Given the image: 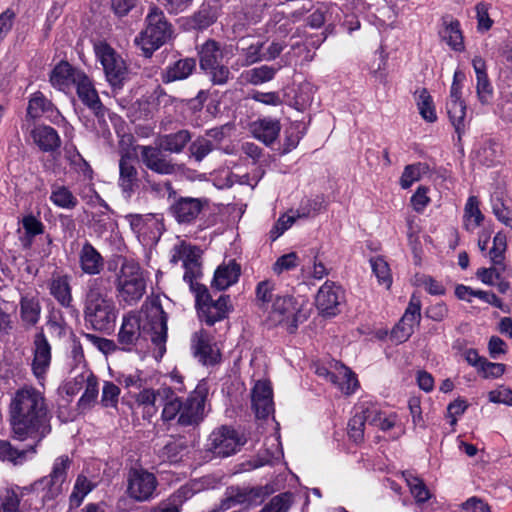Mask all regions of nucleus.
I'll return each mask as SVG.
<instances>
[{
	"mask_svg": "<svg viewBox=\"0 0 512 512\" xmlns=\"http://www.w3.org/2000/svg\"><path fill=\"white\" fill-rule=\"evenodd\" d=\"M279 68L274 66L262 65L244 71L241 78L244 82L252 85H261L274 79Z\"/></svg>",
	"mask_w": 512,
	"mask_h": 512,
	"instance_id": "38",
	"label": "nucleus"
},
{
	"mask_svg": "<svg viewBox=\"0 0 512 512\" xmlns=\"http://www.w3.org/2000/svg\"><path fill=\"white\" fill-rule=\"evenodd\" d=\"M191 350L193 356L203 365H214L220 360V351L213 342L212 336L200 329L191 336Z\"/></svg>",
	"mask_w": 512,
	"mask_h": 512,
	"instance_id": "14",
	"label": "nucleus"
},
{
	"mask_svg": "<svg viewBox=\"0 0 512 512\" xmlns=\"http://www.w3.org/2000/svg\"><path fill=\"white\" fill-rule=\"evenodd\" d=\"M297 255L294 252L285 254L277 259L273 265V271L276 274H281L284 271H289L297 266Z\"/></svg>",
	"mask_w": 512,
	"mask_h": 512,
	"instance_id": "64",
	"label": "nucleus"
},
{
	"mask_svg": "<svg viewBox=\"0 0 512 512\" xmlns=\"http://www.w3.org/2000/svg\"><path fill=\"white\" fill-rule=\"evenodd\" d=\"M446 108L449 119L460 137L465 130L466 106L461 99V94H457L455 87L453 91H450Z\"/></svg>",
	"mask_w": 512,
	"mask_h": 512,
	"instance_id": "26",
	"label": "nucleus"
},
{
	"mask_svg": "<svg viewBox=\"0 0 512 512\" xmlns=\"http://www.w3.org/2000/svg\"><path fill=\"white\" fill-rule=\"evenodd\" d=\"M262 46V43L257 42L255 44H251L246 49H243V60L241 61V65L250 66L260 61L263 58V55L261 54Z\"/></svg>",
	"mask_w": 512,
	"mask_h": 512,
	"instance_id": "63",
	"label": "nucleus"
},
{
	"mask_svg": "<svg viewBox=\"0 0 512 512\" xmlns=\"http://www.w3.org/2000/svg\"><path fill=\"white\" fill-rule=\"evenodd\" d=\"M86 385H85V391L83 395L80 398V402L82 404H90L94 401H96L99 389H98V381L97 378L92 374L89 373L86 378Z\"/></svg>",
	"mask_w": 512,
	"mask_h": 512,
	"instance_id": "59",
	"label": "nucleus"
},
{
	"mask_svg": "<svg viewBox=\"0 0 512 512\" xmlns=\"http://www.w3.org/2000/svg\"><path fill=\"white\" fill-rule=\"evenodd\" d=\"M96 484L90 480H88L85 476L79 475L75 485L74 490L71 494V501L79 504L83 498L94 489Z\"/></svg>",
	"mask_w": 512,
	"mask_h": 512,
	"instance_id": "54",
	"label": "nucleus"
},
{
	"mask_svg": "<svg viewBox=\"0 0 512 512\" xmlns=\"http://www.w3.org/2000/svg\"><path fill=\"white\" fill-rule=\"evenodd\" d=\"M146 22L145 30L136 37L135 43L141 48L145 56H150L170 38L171 29L163 12L157 7L150 9Z\"/></svg>",
	"mask_w": 512,
	"mask_h": 512,
	"instance_id": "7",
	"label": "nucleus"
},
{
	"mask_svg": "<svg viewBox=\"0 0 512 512\" xmlns=\"http://www.w3.org/2000/svg\"><path fill=\"white\" fill-rule=\"evenodd\" d=\"M444 39L455 51H462L464 48L463 37L458 22L450 23L444 30Z\"/></svg>",
	"mask_w": 512,
	"mask_h": 512,
	"instance_id": "52",
	"label": "nucleus"
},
{
	"mask_svg": "<svg viewBox=\"0 0 512 512\" xmlns=\"http://www.w3.org/2000/svg\"><path fill=\"white\" fill-rule=\"evenodd\" d=\"M212 150L213 144L206 138H198L190 146V153L197 161H202Z\"/></svg>",
	"mask_w": 512,
	"mask_h": 512,
	"instance_id": "60",
	"label": "nucleus"
},
{
	"mask_svg": "<svg viewBox=\"0 0 512 512\" xmlns=\"http://www.w3.org/2000/svg\"><path fill=\"white\" fill-rule=\"evenodd\" d=\"M421 320V302L413 295L405 310L404 315L392 329L390 338L396 344L407 341L414 332V327L419 325Z\"/></svg>",
	"mask_w": 512,
	"mask_h": 512,
	"instance_id": "12",
	"label": "nucleus"
},
{
	"mask_svg": "<svg viewBox=\"0 0 512 512\" xmlns=\"http://www.w3.org/2000/svg\"><path fill=\"white\" fill-rule=\"evenodd\" d=\"M76 91L80 100L94 111L101 109L102 105L96 89L89 77L82 72L79 78H77Z\"/></svg>",
	"mask_w": 512,
	"mask_h": 512,
	"instance_id": "28",
	"label": "nucleus"
},
{
	"mask_svg": "<svg viewBox=\"0 0 512 512\" xmlns=\"http://www.w3.org/2000/svg\"><path fill=\"white\" fill-rule=\"evenodd\" d=\"M207 395L208 386L205 382L199 383L185 401L173 394L170 395L163 406L162 420L164 422L176 420L181 426L198 425L204 419Z\"/></svg>",
	"mask_w": 512,
	"mask_h": 512,
	"instance_id": "5",
	"label": "nucleus"
},
{
	"mask_svg": "<svg viewBox=\"0 0 512 512\" xmlns=\"http://www.w3.org/2000/svg\"><path fill=\"white\" fill-rule=\"evenodd\" d=\"M115 287L121 302L127 305L138 303L146 292V281L140 265L124 258L115 275Z\"/></svg>",
	"mask_w": 512,
	"mask_h": 512,
	"instance_id": "6",
	"label": "nucleus"
},
{
	"mask_svg": "<svg viewBox=\"0 0 512 512\" xmlns=\"http://www.w3.org/2000/svg\"><path fill=\"white\" fill-rule=\"evenodd\" d=\"M79 264L83 273L98 275L104 268V259L91 243L85 242L79 251Z\"/></svg>",
	"mask_w": 512,
	"mask_h": 512,
	"instance_id": "24",
	"label": "nucleus"
},
{
	"mask_svg": "<svg viewBox=\"0 0 512 512\" xmlns=\"http://www.w3.org/2000/svg\"><path fill=\"white\" fill-rule=\"evenodd\" d=\"M506 249V236L498 232L493 238V246L489 251L490 260L494 265H501L503 263Z\"/></svg>",
	"mask_w": 512,
	"mask_h": 512,
	"instance_id": "51",
	"label": "nucleus"
},
{
	"mask_svg": "<svg viewBox=\"0 0 512 512\" xmlns=\"http://www.w3.org/2000/svg\"><path fill=\"white\" fill-rule=\"evenodd\" d=\"M21 223L24 229V234L20 237L21 244L24 248H30L33 238L43 233L44 225L33 215L23 217Z\"/></svg>",
	"mask_w": 512,
	"mask_h": 512,
	"instance_id": "41",
	"label": "nucleus"
},
{
	"mask_svg": "<svg viewBox=\"0 0 512 512\" xmlns=\"http://www.w3.org/2000/svg\"><path fill=\"white\" fill-rule=\"evenodd\" d=\"M23 492L19 487L0 489V512H28L21 506Z\"/></svg>",
	"mask_w": 512,
	"mask_h": 512,
	"instance_id": "33",
	"label": "nucleus"
},
{
	"mask_svg": "<svg viewBox=\"0 0 512 512\" xmlns=\"http://www.w3.org/2000/svg\"><path fill=\"white\" fill-rule=\"evenodd\" d=\"M292 503V494L281 493L274 496L260 512H288Z\"/></svg>",
	"mask_w": 512,
	"mask_h": 512,
	"instance_id": "53",
	"label": "nucleus"
},
{
	"mask_svg": "<svg viewBox=\"0 0 512 512\" xmlns=\"http://www.w3.org/2000/svg\"><path fill=\"white\" fill-rule=\"evenodd\" d=\"M136 154L129 151L121 152L119 160V186L123 192L131 193L138 182V171L135 167Z\"/></svg>",
	"mask_w": 512,
	"mask_h": 512,
	"instance_id": "22",
	"label": "nucleus"
},
{
	"mask_svg": "<svg viewBox=\"0 0 512 512\" xmlns=\"http://www.w3.org/2000/svg\"><path fill=\"white\" fill-rule=\"evenodd\" d=\"M71 463L72 460L67 455L57 457L53 463L50 475L65 484Z\"/></svg>",
	"mask_w": 512,
	"mask_h": 512,
	"instance_id": "58",
	"label": "nucleus"
},
{
	"mask_svg": "<svg viewBox=\"0 0 512 512\" xmlns=\"http://www.w3.org/2000/svg\"><path fill=\"white\" fill-rule=\"evenodd\" d=\"M199 58L201 69L208 70V68H213L215 64L219 63L221 58V52L217 43L211 40L205 42L199 51Z\"/></svg>",
	"mask_w": 512,
	"mask_h": 512,
	"instance_id": "44",
	"label": "nucleus"
},
{
	"mask_svg": "<svg viewBox=\"0 0 512 512\" xmlns=\"http://www.w3.org/2000/svg\"><path fill=\"white\" fill-rule=\"evenodd\" d=\"M26 442L25 448L19 449L12 447L6 440H0V458L13 462L14 464L21 463L25 460L27 453H32L29 450V441Z\"/></svg>",
	"mask_w": 512,
	"mask_h": 512,
	"instance_id": "47",
	"label": "nucleus"
},
{
	"mask_svg": "<svg viewBox=\"0 0 512 512\" xmlns=\"http://www.w3.org/2000/svg\"><path fill=\"white\" fill-rule=\"evenodd\" d=\"M402 476L409 487L411 495L415 499L416 506L419 508L416 512L423 511L422 505L431 497L428 488L421 479L410 472H403Z\"/></svg>",
	"mask_w": 512,
	"mask_h": 512,
	"instance_id": "34",
	"label": "nucleus"
},
{
	"mask_svg": "<svg viewBox=\"0 0 512 512\" xmlns=\"http://www.w3.org/2000/svg\"><path fill=\"white\" fill-rule=\"evenodd\" d=\"M82 72L72 67L68 62L61 61L52 69L49 81L55 89L68 93L74 87Z\"/></svg>",
	"mask_w": 512,
	"mask_h": 512,
	"instance_id": "20",
	"label": "nucleus"
},
{
	"mask_svg": "<svg viewBox=\"0 0 512 512\" xmlns=\"http://www.w3.org/2000/svg\"><path fill=\"white\" fill-rule=\"evenodd\" d=\"M50 201L58 208L72 210L78 205V199L73 192L64 185H52Z\"/></svg>",
	"mask_w": 512,
	"mask_h": 512,
	"instance_id": "36",
	"label": "nucleus"
},
{
	"mask_svg": "<svg viewBox=\"0 0 512 512\" xmlns=\"http://www.w3.org/2000/svg\"><path fill=\"white\" fill-rule=\"evenodd\" d=\"M251 398L257 418H267L274 412L273 393L268 381H257L252 389Z\"/></svg>",
	"mask_w": 512,
	"mask_h": 512,
	"instance_id": "18",
	"label": "nucleus"
},
{
	"mask_svg": "<svg viewBox=\"0 0 512 512\" xmlns=\"http://www.w3.org/2000/svg\"><path fill=\"white\" fill-rule=\"evenodd\" d=\"M359 409H361L363 413H367L369 425L378 427L382 431L392 429L399 420L395 412L382 410L379 405L370 401L361 402Z\"/></svg>",
	"mask_w": 512,
	"mask_h": 512,
	"instance_id": "19",
	"label": "nucleus"
},
{
	"mask_svg": "<svg viewBox=\"0 0 512 512\" xmlns=\"http://www.w3.org/2000/svg\"><path fill=\"white\" fill-rule=\"evenodd\" d=\"M140 151L141 161L145 167L160 175L175 174L180 166L173 162L163 154V149L160 146H138Z\"/></svg>",
	"mask_w": 512,
	"mask_h": 512,
	"instance_id": "13",
	"label": "nucleus"
},
{
	"mask_svg": "<svg viewBox=\"0 0 512 512\" xmlns=\"http://www.w3.org/2000/svg\"><path fill=\"white\" fill-rule=\"evenodd\" d=\"M148 338L159 348L161 354L165 351L167 315L157 302L144 305L142 315H125L118 332V343L124 351H130L141 340Z\"/></svg>",
	"mask_w": 512,
	"mask_h": 512,
	"instance_id": "3",
	"label": "nucleus"
},
{
	"mask_svg": "<svg viewBox=\"0 0 512 512\" xmlns=\"http://www.w3.org/2000/svg\"><path fill=\"white\" fill-rule=\"evenodd\" d=\"M299 219L294 210L289 211V213L282 215L273 226L270 231L271 238L276 240L280 237L287 229H289L295 221Z\"/></svg>",
	"mask_w": 512,
	"mask_h": 512,
	"instance_id": "56",
	"label": "nucleus"
},
{
	"mask_svg": "<svg viewBox=\"0 0 512 512\" xmlns=\"http://www.w3.org/2000/svg\"><path fill=\"white\" fill-rule=\"evenodd\" d=\"M240 271V266L234 261L220 265L214 273L212 286L218 290L227 289L238 281Z\"/></svg>",
	"mask_w": 512,
	"mask_h": 512,
	"instance_id": "29",
	"label": "nucleus"
},
{
	"mask_svg": "<svg viewBox=\"0 0 512 512\" xmlns=\"http://www.w3.org/2000/svg\"><path fill=\"white\" fill-rule=\"evenodd\" d=\"M50 420L51 416L42 392L31 386L15 392L10 403L13 437L19 441H29V450L32 454L51 432Z\"/></svg>",
	"mask_w": 512,
	"mask_h": 512,
	"instance_id": "1",
	"label": "nucleus"
},
{
	"mask_svg": "<svg viewBox=\"0 0 512 512\" xmlns=\"http://www.w3.org/2000/svg\"><path fill=\"white\" fill-rule=\"evenodd\" d=\"M27 113L32 118L45 116L52 122H57L61 118L53 103L41 92L33 94L28 104Z\"/></svg>",
	"mask_w": 512,
	"mask_h": 512,
	"instance_id": "25",
	"label": "nucleus"
},
{
	"mask_svg": "<svg viewBox=\"0 0 512 512\" xmlns=\"http://www.w3.org/2000/svg\"><path fill=\"white\" fill-rule=\"evenodd\" d=\"M172 395L170 388H161L154 390L151 388H143L135 396L136 403L143 408L144 414L153 416L157 412L156 401L158 397H165L166 401Z\"/></svg>",
	"mask_w": 512,
	"mask_h": 512,
	"instance_id": "27",
	"label": "nucleus"
},
{
	"mask_svg": "<svg viewBox=\"0 0 512 512\" xmlns=\"http://www.w3.org/2000/svg\"><path fill=\"white\" fill-rule=\"evenodd\" d=\"M263 496L262 488H239L231 487L227 490L226 498L221 502V510H228L235 505H254L261 501Z\"/></svg>",
	"mask_w": 512,
	"mask_h": 512,
	"instance_id": "21",
	"label": "nucleus"
},
{
	"mask_svg": "<svg viewBox=\"0 0 512 512\" xmlns=\"http://www.w3.org/2000/svg\"><path fill=\"white\" fill-rule=\"evenodd\" d=\"M186 443L182 438L170 439L158 452L162 461L177 462L181 459Z\"/></svg>",
	"mask_w": 512,
	"mask_h": 512,
	"instance_id": "42",
	"label": "nucleus"
},
{
	"mask_svg": "<svg viewBox=\"0 0 512 512\" xmlns=\"http://www.w3.org/2000/svg\"><path fill=\"white\" fill-rule=\"evenodd\" d=\"M334 377L332 383L344 394H351L358 386L355 374L345 365L339 362H333Z\"/></svg>",
	"mask_w": 512,
	"mask_h": 512,
	"instance_id": "30",
	"label": "nucleus"
},
{
	"mask_svg": "<svg viewBox=\"0 0 512 512\" xmlns=\"http://www.w3.org/2000/svg\"><path fill=\"white\" fill-rule=\"evenodd\" d=\"M63 486L64 483L55 479L50 474L41 478L33 485L36 491L42 493V499L44 501L55 499L61 495L63 492Z\"/></svg>",
	"mask_w": 512,
	"mask_h": 512,
	"instance_id": "39",
	"label": "nucleus"
},
{
	"mask_svg": "<svg viewBox=\"0 0 512 512\" xmlns=\"http://www.w3.org/2000/svg\"><path fill=\"white\" fill-rule=\"evenodd\" d=\"M275 284L272 281L264 280L258 283L256 287V301L260 308L265 311L273 303V299L277 296L274 295Z\"/></svg>",
	"mask_w": 512,
	"mask_h": 512,
	"instance_id": "48",
	"label": "nucleus"
},
{
	"mask_svg": "<svg viewBox=\"0 0 512 512\" xmlns=\"http://www.w3.org/2000/svg\"><path fill=\"white\" fill-rule=\"evenodd\" d=\"M95 54L100 61L108 82L113 87H121L127 77V66L121 55H119L109 44L100 41L94 45Z\"/></svg>",
	"mask_w": 512,
	"mask_h": 512,
	"instance_id": "10",
	"label": "nucleus"
},
{
	"mask_svg": "<svg viewBox=\"0 0 512 512\" xmlns=\"http://www.w3.org/2000/svg\"><path fill=\"white\" fill-rule=\"evenodd\" d=\"M372 270L378 281L387 287L391 285L390 269L387 262L380 257L372 258L370 260Z\"/></svg>",
	"mask_w": 512,
	"mask_h": 512,
	"instance_id": "57",
	"label": "nucleus"
},
{
	"mask_svg": "<svg viewBox=\"0 0 512 512\" xmlns=\"http://www.w3.org/2000/svg\"><path fill=\"white\" fill-rule=\"evenodd\" d=\"M32 371L37 379H43L51 363V346L42 331L34 338Z\"/></svg>",
	"mask_w": 512,
	"mask_h": 512,
	"instance_id": "17",
	"label": "nucleus"
},
{
	"mask_svg": "<svg viewBox=\"0 0 512 512\" xmlns=\"http://www.w3.org/2000/svg\"><path fill=\"white\" fill-rule=\"evenodd\" d=\"M207 201L201 198L180 197L170 207V213L179 224H191L202 213Z\"/></svg>",
	"mask_w": 512,
	"mask_h": 512,
	"instance_id": "16",
	"label": "nucleus"
},
{
	"mask_svg": "<svg viewBox=\"0 0 512 512\" xmlns=\"http://www.w3.org/2000/svg\"><path fill=\"white\" fill-rule=\"evenodd\" d=\"M280 130V122L269 117L258 119L250 125L252 135L266 145L273 143L278 138Z\"/></svg>",
	"mask_w": 512,
	"mask_h": 512,
	"instance_id": "23",
	"label": "nucleus"
},
{
	"mask_svg": "<svg viewBox=\"0 0 512 512\" xmlns=\"http://www.w3.org/2000/svg\"><path fill=\"white\" fill-rule=\"evenodd\" d=\"M301 307L302 304L296 298L289 295H277L266 310V322L269 326H281L289 333H293L303 320Z\"/></svg>",
	"mask_w": 512,
	"mask_h": 512,
	"instance_id": "8",
	"label": "nucleus"
},
{
	"mask_svg": "<svg viewBox=\"0 0 512 512\" xmlns=\"http://www.w3.org/2000/svg\"><path fill=\"white\" fill-rule=\"evenodd\" d=\"M368 423L367 413H363L359 409V405L356 407L355 415L350 419L348 423V435L351 440L355 443H360L364 438V426Z\"/></svg>",
	"mask_w": 512,
	"mask_h": 512,
	"instance_id": "46",
	"label": "nucleus"
},
{
	"mask_svg": "<svg viewBox=\"0 0 512 512\" xmlns=\"http://www.w3.org/2000/svg\"><path fill=\"white\" fill-rule=\"evenodd\" d=\"M41 307L35 298L23 297L21 300V318L26 325H35L40 318Z\"/></svg>",
	"mask_w": 512,
	"mask_h": 512,
	"instance_id": "45",
	"label": "nucleus"
},
{
	"mask_svg": "<svg viewBox=\"0 0 512 512\" xmlns=\"http://www.w3.org/2000/svg\"><path fill=\"white\" fill-rule=\"evenodd\" d=\"M497 148L498 147L495 144H492V143L485 144L483 147H481L477 151L478 160L486 166L493 165L494 162H496V160L498 158Z\"/></svg>",
	"mask_w": 512,
	"mask_h": 512,
	"instance_id": "62",
	"label": "nucleus"
},
{
	"mask_svg": "<svg viewBox=\"0 0 512 512\" xmlns=\"http://www.w3.org/2000/svg\"><path fill=\"white\" fill-rule=\"evenodd\" d=\"M116 307L109 297V280L91 278L87 282L84 300V317L96 330H107L116 320Z\"/></svg>",
	"mask_w": 512,
	"mask_h": 512,
	"instance_id": "4",
	"label": "nucleus"
},
{
	"mask_svg": "<svg viewBox=\"0 0 512 512\" xmlns=\"http://www.w3.org/2000/svg\"><path fill=\"white\" fill-rule=\"evenodd\" d=\"M196 67V61L193 58H185L176 61L172 65L166 67L163 73V81L170 83L173 81L186 79L192 74Z\"/></svg>",
	"mask_w": 512,
	"mask_h": 512,
	"instance_id": "32",
	"label": "nucleus"
},
{
	"mask_svg": "<svg viewBox=\"0 0 512 512\" xmlns=\"http://www.w3.org/2000/svg\"><path fill=\"white\" fill-rule=\"evenodd\" d=\"M414 96L421 117L427 122H435L437 120L435 106L427 89L416 90Z\"/></svg>",
	"mask_w": 512,
	"mask_h": 512,
	"instance_id": "40",
	"label": "nucleus"
},
{
	"mask_svg": "<svg viewBox=\"0 0 512 512\" xmlns=\"http://www.w3.org/2000/svg\"><path fill=\"white\" fill-rule=\"evenodd\" d=\"M50 293L64 307L72 302L71 288L67 277H57L50 284Z\"/></svg>",
	"mask_w": 512,
	"mask_h": 512,
	"instance_id": "43",
	"label": "nucleus"
},
{
	"mask_svg": "<svg viewBox=\"0 0 512 512\" xmlns=\"http://www.w3.org/2000/svg\"><path fill=\"white\" fill-rule=\"evenodd\" d=\"M35 144L45 152H52L60 147L61 140L57 131L50 126H37L32 130Z\"/></svg>",
	"mask_w": 512,
	"mask_h": 512,
	"instance_id": "31",
	"label": "nucleus"
},
{
	"mask_svg": "<svg viewBox=\"0 0 512 512\" xmlns=\"http://www.w3.org/2000/svg\"><path fill=\"white\" fill-rule=\"evenodd\" d=\"M120 388L113 382L106 381L103 384L101 404L104 407L115 408L118 404Z\"/></svg>",
	"mask_w": 512,
	"mask_h": 512,
	"instance_id": "55",
	"label": "nucleus"
},
{
	"mask_svg": "<svg viewBox=\"0 0 512 512\" xmlns=\"http://www.w3.org/2000/svg\"><path fill=\"white\" fill-rule=\"evenodd\" d=\"M200 258L201 250L198 247L182 242L174 246L171 262L174 264L182 262L185 270L183 280L195 295L199 318L207 325L212 326L227 317L231 308L230 297L221 295L214 301L206 286L198 282L202 277Z\"/></svg>",
	"mask_w": 512,
	"mask_h": 512,
	"instance_id": "2",
	"label": "nucleus"
},
{
	"mask_svg": "<svg viewBox=\"0 0 512 512\" xmlns=\"http://www.w3.org/2000/svg\"><path fill=\"white\" fill-rule=\"evenodd\" d=\"M484 378H499L505 372V365L502 363L489 362L485 358L477 370Z\"/></svg>",
	"mask_w": 512,
	"mask_h": 512,
	"instance_id": "61",
	"label": "nucleus"
},
{
	"mask_svg": "<svg viewBox=\"0 0 512 512\" xmlns=\"http://www.w3.org/2000/svg\"><path fill=\"white\" fill-rule=\"evenodd\" d=\"M245 443V437L235 429L221 426L209 435L207 447L216 456L228 457L238 452Z\"/></svg>",
	"mask_w": 512,
	"mask_h": 512,
	"instance_id": "11",
	"label": "nucleus"
},
{
	"mask_svg": "<svg viewBox=\"0 0 512 512\" xmlns=\"http://www.w3.org/2000/svg\"><path fill=\"white\" fill-rule=\"evenodd\" d=\"M463 219L467 231H474L483 222L484 215L480 210V202L476 196H470L467 199Z\"/></svg>",
	"mask_w": 512,
	"mask_h": 512,
	"instance_id": "37",
	"label": "nucleus"
},
{
	"mask_svg": "<svg viewBox=\"0 0 512 512\" xmlns=\"http://www.w3.org/2000/svg\"><path fill=\"white\" fill-rule=\"evenodd\" d=\"M156 475L142 466L131 467L126 476V495L138 503L149 502L157 496Z\"/></svg>",
	"mask_w": 512,
	"mask_h": 512,
	"instance_id": "9",
	"label": "nucleus"
},
{
	"mask_svg": "<svg viewBox=\"0 0 512 512\" xmlns=\"http://www.w3.org/2000/svg\"><path fill=\"white\" fill-rule=\"evenodd\" d=\"M190 140L191 135L189 131L180 130L176 133L161 136L158 139L157 145L164 151L180 153Z\"/></svg>",
	"mask_w": 512,
	"mask_h": 512,
	"instance_id": "35",
	"label": "nucleus"
},
{
	"mask_svg": "<svg viewBox=\"0 0 512 512\" xmlns=\"http://www.w3.org/2000/svg\"><path fill=\"white\" fill-rule=\"evenodd\" d=\"M313 94V87L309 83L299 85L293 99V106L299 111L305 110L313 102Z\"/></svg>",
	"mask_w": 512,
	"mask_h": 512,
	"instance_id": "50",
	"label": "nucleus"
},
{
	"mask_svg": "<svg viewBox=\"0 0 512 512\" xmlns=\"http://www.w3.org/2000/svg\"><path fill=\"white\" fill-rule=\"evenodd\" d=\"M426 170V165L422 163L407 165L400 178L401 187L403 189L411 187L413 183L421 179V176L426 172Z\"/></svg>",
	"mask_w": 512,
	"mask_h": 512,
	"instance_id": "49",
	"label": "nucleus"
},
{
	"mask_svg": "<svg viewBox=\"0 0 512 512\" xmlns=\"http://www.w3.org/2000/svg\"><path fill=\"white\" fill-rule=\"evenodd\" d=\"M344 297L343 290L334 282L326 281L318 290L315 303L325 316H335Z\"/></svg>",
	"mask_w": 512,
	"mask_h": 512,
	"instance_id": "15",
	"label": "nucleus"
}]
</instances>
